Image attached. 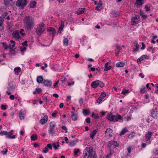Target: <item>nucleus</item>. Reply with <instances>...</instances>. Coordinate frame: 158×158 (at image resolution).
<instances>
[{"label":"nucleus","instance_id":"052dcab7","mask_svg":"<svg viewBox=\"0 0 158 158\" xmlns=\"http://www.w3.org/2000/svg\"><path fill=\"white\" fill-rule=\"evenodd\" d=\"M127 150L128 151V152L130 153L131 152V146H129L127 149Z\"/></svg>","mask_w":158,"mask_h":158},{"label":"nucleus","instance_id":"9d476101","mask_svg":"<svg viewBox=\"0 0 158 158\" xmlns=\"http://www.w3.org/2000/svg\"><path fill=\"white\" fill-rule=\"evenodd\" d=\"M12 35L17 40H19L21 38L19 35V32L18 30L14 31L12 33Z\"/></svg>","mask_w":158,"mask_h":158},{"label":"nucleus","instance_id":"09e8293b","mask_svg":"<svg viewBox=\"0 0 158 158\" xmlns=\"http://www.w3.org/2000/svg\"><path fill=\"white\" fill-rule=\"evenodd\" d=\"M140 92L142 94L144 93L146 91V89L145 87H144L143 88H142L140 90Z\"/></svg>","mask_w":158,"mask_h":158},{"label":"nucleus","instance_id":"f03ea898","mask_svg":"<svg viewBox=\"0 0 158 158\" xmlns=\"http://www.w3.org/2000/svg\"><path fill=\"white\" fill-rule=\"evenodd\" d=\"M106 118L110 121L113 122H117L119 120H122V122L123 120V117L119 114H117L114 115L111 112L107 114Z\"/></svg>","mask_w":158,"mask_h":158},{"label":"nucleus","instance_id":"6e6552de","mask_svg":"<svg viewBox=\"0 0 158 158\" xmlns=\"http://www.w3.org/2000/svg\"><path fill=\"white\" fill-rule=\"evenodd\" d=\"M106 137H111L113 136V131L110 128H108L105 132Z\"/></svg>","mask_w":158,"mask_h":158},{"label":"nucleus","instance_id":"7c9ffc66","mask_svg":"<svg viewBox=\"0 0 158 158\" xmlns=\"http://www.w3.org/2000/svg\"><path fill=\"white\" fill-rule=\"evenodd\" d=\"M105 68L104 69L105 71H107L110 69L111 68V67L110 66H108V63H106L105 65Z\"/></svg>","mask_w":158,"mask_h":158},{"label":"nucleus","instance_id":"5701e85b","mask_svg":"<svg viewBox=\"0 0 158 158\" xmlns=\"http://www.w3.org/2000/svg\"><path fill=\"white\" fill-rule=\"evenodd\" d=\"M85 9L84 8H79L77 11H76V13L77 15H80L84 13V10Z\"/></svg>","mask_w":158,"mask_h":158},{"label":"nucleus","instance_id":"bf43d9fd","mask_svg":"<svg viewBox=\"0 0 158 158\" xmlns=\"http://www.w3.org/2000/svg\"><path fill=\"white\" fill-rule=\"evenodd\" d=\"M26 47H24L22 48H21V52H23L25 51L26 50Z\"/></svg>","mask_w":158,"mask_h":158},{"label":"nucleus","instance_id":"de8ad7c7","mask_svg":"<svg viewBox=\"0 0 158 158\" xmlns=\"http://www.w3.org/2000/svg\"><path fill=\"white\" fill-rule=\"evenodd\" d=\"M35 90L36 91V92L38 94H39L42 91V89L40 88H37L35 89Z\"/></svg>","mask_w":158,"mask_h":158},{"label":"nucleus","instance_id":"680f3d73","mask_svg":"<svg viewBox=\"0 0 158 158\" xmlns=\"http://www.w3.org/2000/svg\"><path fill=\"white\" fill-rule=\"evenodd\" d=\"M7 148L5 149V151H2V152L3 155L6 154L7 152Z\"/></svg>","mask_w":158,"mask_h":158},{"label":"nucleus","instance_id":"9b49d317","mask_svg":"<svg viewBox=\"0 0 158 158\" xmlns=\"http://www.w3.org/2000/svg\"><path fill=\"white\" fill-rule=\"evenodd\" d=\"M144 2V0H136L134 4V6L138 8L140 6L143 5Z\"/></svg>","mask_w":158,"mask_h":158},{"label":"nucleus","instance_id":"f8f14e48","mask_svg":"<svg viewBox=\"0 0 158 158\" xmlns=\"http://www.w3.org/2000/svg\"><path fill=\"white\" fill-rule=\"evenodd\" d=\"M15 84H12L10 85V86L8 88L9 89V91L6 92V93L8 95L10 94L15 89Z\"/></svg>","mask_w":158,"mask_h":158},{"label":"nucleus","instance_id":"774afa93","mask_svg":"<svg viewBox=\"0 0 158 158\" xmlns=\"http://www.w3.org/2000/svg\"><path fill=\"white\" fill-rule=\"evenodd\" d=\"M142 47L141 48V49L142 50L144 49L145 48V45L143 42L142 43Z\"/></svg>","mask_w":158,"mask_h":158},{"label":"nucleus","instance_id":"bb28decb","mask_svg":"<svg viewBox=\"0 0 158 158\" xmlns=\"http://www.w3.org/2000/svg\"><path fill=\"white\" fill-rule=\"evenodd\" d=\"M102 4L101 2V0L99 1V2L98 3V6L96 7L95 10H100L102 9Z\"/></svg>","mask_w":158,"mask_h":158},{"label":"nucleus","instance_id":"338daca9","mask_svg":"<svg viewBox=\"0 0 158 158\" xmlns=\"http://www.w3.org/2000/svg\"><path fill=\"white\" fill-rule=\"evenodd\" d=\"M57 113V111H55V112L52 113V116L53 117H55L56 116V114Z\"/></svg>","mask_w":158,"mask_h":158},{"label":"nucleus","instance_id":"c756f323","mask_svg":"<svg viewBox=\"0 0 158 158\" xmlns=\"http://www.w3.org/2000/svg\"><path fill=\"white\" fill-rule=\"evenodd\" d=\"M93 148L92 147H87L85 148V152H87L88 154H89L92 151L93 149Z\"/></svg>","mask_w":158,"mask_h":158},{"label":"nucleus","instance_id":"4be33fe9","mask_svg":"<svg viewBox=\"0 0 158 158\" xmlns=\"http://www.w3.org/2000/svg\"><path fill=\"white\" fill-rule=\"evenodd\" d=\"M64 27V22L63 21H61V26L59 28V30L58 31V33H61V31L62 30Z\"/></svg>","mask_w":158,"mask_h":158},{"label":"nucleus","instance_id":"e2e57ef3","mask_svg":"<svg viewBox=\"0 0 158 158\" xmlns=\"http://www.w3.org/2000/svg\"><path fill=\"white\" fill-rule=\"evenodd\" d=\"M10 99L12 100H13L14 99L15 97L13 95L11 94L10 96Z\"/></svg>","mask_w":158,"mask_h":158},{"label":"nucleus","instance_id":"a211bd4d","mask_svg":"<svg viewBox=\"0 0 158 158\" xmlns=\"http://www.w3.org/2000/svg\"><path fill=\"white\" fill-rule=\"evenodd\" d=\"M152 135V132L148 131V133L146 134L145 136L146 140L148 141L151 138Z\"/></svg>","mask_w":158,"mask_h":158},{"label":"nucleus","instance_id":"7ed1b4c3","mask_svg":"<svg viewBox=\"0 0 158 158\" xmlns=\"http://www.w3.org/2000/svg\"><path fill=\"white\" fill-rule=\"evenodd\" d=\"M45 25L43 23H40L39 26L37 27L36 30V34L39 36L43 34L45 30Z\"/></svg>","mask_w":158,"mask_h":158},{"label":"nucleus","instance_id":"a878e982","mask_svg":"<svg viewBox=\"0 0 158 158\" xmlns=\"http://www.w3.org/2000/svg\"><path fill=\"white\" fill-rule=\"evenodd\" d=\"M128 130L127 127H125L121 131L120 133L119 134L120 136L123 135L126 132H128Z\"/></svg>","mask_w":158,"mask_h":158},{"label":"nucleus","instance_id":"0e129e2a","mask_svg":"<svg viewBox=\"0 0 158 158\" xmlns=\"http://www.w3.org/2000/svg\"><path fill=\"white\" fill-rule=\"evenodd\" d=\"M116 47L117 49L118 50V51H119L121 48L120 46H119L118 44H117L116 45Z\"/></svg>","mask_w":158,"mask_h":158},{"label":"nucleus","instance_id":"cd10ccee","mask_svg":"<svg viewBox=\"0 0 158 158\" xmlns=\"http://www.w3.org/2000/svg\"><path fill=\"white\" fill-rule=\"evenodd\" d=\"M135 133L134 131H133L127 136L128 138L129 139H132L135 136Z\"/></svg>","mask_w":158,"mask_h":158},{"label":"nucleus","instance_id":"603ef678","mask_svg":"<svg viewBox=\"0 0 158 158\" xmlns=\"http://www.w3.org/2000/svg\"><path fill=\"white\" fill-rule=\"evenodd\" d=\"M92 116L95 118H99V116L97 114H95L94 113H93L92 114Z\"/></svg>","mask_w":158,"mask_h":158},{"label":"nucleus","instance_id":"412c9836","mask_svg":"<svg viewBox=\"0 0 158 158\" xmlns=\"http://www.w3.org/2000/svg\"><path fill=\"white\" fill-rule=\"evenodd\" d=\"M52 145L53 148H55V150H57L60 147L59 143L58 142L56 143H52Z\"/></svg>","mask_w":158,"mask_h":158},{"label":"nucleus","instance_id":"72a5a7b5","mask_svg":"<svg viewBox=\"0 0 158 158\" xmlns=\"http://www.w3.org/2000/svg\"><path fill=\"white\" fill-rule=\"evenodd\" d=\"M36 3L35 1H33L31 2L30 4V7L31 8H34L36 5Z\"/></svg>","mask_w":158,"mask_h":158},{"label":"nucleus","instance_id":"a18cd8bd","mask_svg":"<svg viewBox=\"0 0 158 158\" xmlns=\"http://www.w3.org/2000/svg\"><path fill=\"white\" fill-rule=\"evenodd\" d=\"M76 143L74 141H73L71 142L69 144V145L71 147H72L74 146L75 145Z\"/></svg>","mask_w":158,"mask_h":158},{"label":"nucleus","instance_id":"20e7f679","mask_svg":"<svg viewBox=\"0 0 158 158\" xmlns=\"http://www.w3.org/2000/svg\"><path fill=\"white\" fill-rule=\"evenodd\" d=\"M91 86L93 88H96L98 86L101 88H102L104 86V84L101 81L96 80L93 81L91 83Z\"/></svg>","mask_w":158,"mask_h":158},{"label":"nucleus","instance_id":"a19ab883","mask_svg":"<svg viewBox=\"0 0 158 158\" xmlns=\"http://www.w3.org/2000/svg\"><path fill=\"white\" fill-rule=\"evenodd\" d=\"M124 118L127 121H130L131 119V116L129 115H128L127 116H126L124 117Z\"/></svg>","mask_w":158,"mask_h":158},{"label":"nucleus","instance_id":"ddd939ff","mask_svg":"<svg viewBox=\"0 0 158 158\" xmlns=\"http://www.w3.org/2000/svg\"><path fill=\"white\" fill-rule=\"evenodd\" d=\"M44 85L47 87H50L52 84V82L48 79H45L43 81Z\"/></svg>","mask_w":158,"mask_h":158},{"label":"nucleus","instance_id":"f3484780","mask_svg":"<svg viewBox=\"0 0 158 158\" xmlns=\"http://www.w3.org/2000/svg\"><path fill=\"white\" fill-rule=\"evenodd\" d=\"M48 120V117L47 115L44 116L43 118H41L40 120V123L42 125L46 123Z\"/></svg>","mask_w":158,"mask_h":158},{"label":"nucleus","instance_id":"864d4df0","mask_svg":"<svg viewBox=\"0 0 158 158\" xmlns=\"http://www.w3.org/2000/svg\"><path fill=\"white\" fill-rule=\"evenodd\" d=\"M48 151V148L47 147H45L43 150V151L42 152L45 153H47V152Z\"/></svg>","mask_w":158,"mask_h":158},{"label":"nucleus","instance_id":"c9c22d12","mask_svg":"<svg viewBox=\"0 0 158 158\" xmlns=\"http://www.w3.org/2000/svg\"><path fill=\"white\" fill-rule=\"evenodd\" d=\"M88 155L89 154H88L87 152H85V150H84L83 154V157L84 158H88L89 157Z\"/></svg>","mask_w":158,"mask_h":158},{"label":"nucleus","instance_id":"4468645a","mask_svg":"<svg viewBox=\"0 0 158 158\" xmlns=\"http://www.w3.org/2000/svg\"><path fill=\"white\" fill-rule=\"evenodd\" d=\"M145 59H149L148 56L147 55H143L138 59L137 60L138 63L139 64L141 63V61Z\"/></svg>","mask_w":158,"mask_h":158},{"label":"nucleus","instance_id":"6ab92c4d","mask_svg":"<svg viewBox=\"0 0 158 158\" xmlns=\"http://www.w3.org/2000/svg\"><path fill=\"white\" fill-rule=\"evenodd\" d=\"M72 115L71 117L72 119L74 121H76L78 119V114H75L73 111L71 112Z\"/></svg>","mask_w":158,"mask_h":158},{"label":"nucleus","instance_id":"79ce46f5","mask_svg":"<svg viewBox=\"0 0 158 158\" xmlns=\"http://www.w3.org/2000/svg\"><path fill=\"white\" fill-rule=\"evenodd\" d=\"M129 92L128 90L124 89L122 90L121 93L123 94H126L129 93Z\"/></svg>","mask_w":158,"mask_h":158},{"label":"nucleus","instance_id":"e433bc0d","mask_svg":"<svg viewBox=\"0 0 158 158\" xmlns=\"http://www.w3.org/2000/svg\"><path fill=\"white\" fill-rule=\"evenodd\" d=\"M19 116L21 120L23 119L24 117V114L22 112H19Z\"/></svg>","mask_w":158,"mask_h":158},{"label":"nucleus","instance_id":"ea45409f","mask_svg":"<svg viewBox=\"0 0 158 158\" xmlns=\"http://www.w3.org/2000/svg\"><path fill=\"white\" fill-rule=\"evenodd\" d=\"M135 45L136 48L133 50L134 52H135L136 51H138L139 49V45L137 43H135Z\"/></svg>","mask_w":158,"mask_h":158},{"label":"nucleus","instance_id":"f257e3e1","mask_svg":"<svg viewBox=\"0 0 158 158\" xmlns=\"http://www.w3.org/2000/svg\"><path fill=\"white\" fill-rule=\"evenodd\" d=\"M24 26L27 31L31 30L35 26L34 19L31 16H26L23 20Z\"/></svg>","mask_w":158,"mask_h":158},{"label":"nucleus","instance_id":"2f4dec72","mask_svg":"<svg viewBox=\"0 0 158 158\" xmlns=\"http://www.w3.org/2000/svg\"><path fill=\"white\" fill-rule=\"evenodd\" d=\"M21 70V68L19 67L15 68L14 69V71L16 75H18L19 73L20 72Z\"/></svg>","mask_w":158,"mask_h":158},{"label":"nucleus","instance_id":"5fc2aeb1","mask_svg":"<svg viewBox=\"0 0 158 158\" xmlns=\"http://www.w3.org/2000/svg\"><path fill=\"white\" fill-rule=\"evenodd\" d=\"M145 8L146 9L145 10L147 12V11H149L150 10V9L149 7H148V5H146L145 6Z\"/></svg>","mask_w":158,"mask_h":158},{"label":"nucleus","instance_id":"37998d69","mask_svg":"<svg viewBox=\"0 0 158 158\" xmlns=\"http://www.w3.org/2000/svg\"><path fill=\"white\" fill-rule=\"evenodd\" d=\"M0 134L2 135H5L6 137V135H7V132L6 131H2L0 132Z\"/></svg>","mask_w":158,"mask_h":158},{"label":"nucleus","instance_id":"0eeeda50","mask_svg":"<svg viewBox=\"0 0 158 158\" xmlns=\"http://www.w3.org/2000/svg\"><path fill=\"white\" fill-rule=\"evenodd\" d=\"M140 16L139 15H135L134 16L132 17L131 20V24L132 25H135L137 24L139 21Z\"/></svg>","mask_w":158,"mask_h":158},{"label":"nucleus","instance_id":"39448f33","mask_svg":"<svg viewBox=\"0 0 158 158\" xmlns=\"http://www.w3.org/2000/svg\"><path fill=\"white\" fill-rule=\"evenodd\" d=\"M27 3V0H18L16 2V6L19 7L23 8Z\"/></svg>","mask_w":158,"mask_h":158},{"label":"nucleus","instance_id":"aec40b11","mask_svg":"<svg viewBox=\"0 0 158 158\" xmlns=\"http://www.w3.org/2000/svg\"><path fill=\"white\" fill-rule=\"evenodd\" d=\"M98 132V130L95 129L93 130L92 132L90 133V137L92 139H94V136L97 132Z\"/></svg>","mask_w":158,"mask_h":158},{"label":"nucleus","instance_id":"c03bdc74","mask_svg":"<svg viewBox=\"0 0 158 158\" xmlns=\"http://www.w3.org/2000/svg\"><path fill=\"white\" fill-rule=\"evenodd\" d=\"M20 34H21L22 35H24L25 34V31L23 29H21L20 30L19 32Z\"/></svg>","mask_w":158,"mask_h":158},{"label":"nucleus","instance_id":"13d9d810","mask_svg":"<svg viewBox=\"0 0 158 158\" xmlns=\"http://www.w3.org/2000/svg\"><path fill=\"white\" fill-rule=\"evenodd\" d=\"M106 93H102L100 96L102 97V98H104L106 96Z\"/></svg>","mask_w":158,"mask_h":158},{"label":"nucleus","instance_id":"4d7b16f0","mask_svg":"<svg viewBox=\"0 0 158 158\" xmlns=\"http://www.w3.org/2000/svg\"><path fill=\"white\" fill-rule=\"evenodd\" d=\"M3 22V19H2V18L0 17V26H1L2 25Z\"/></svg>","mask_w":158,"mask_h":158},{"label":"nucleus","instance_id":"2eb2a0df","mask_svg":"<svg viewBox=\"0 0 158 158\" xmlns=\"http://www.w3.org/2000/svg\"><path fill=\"white\" fill-rule=\"evenodd\" d=\"M48 32L51 34H52V40L54 37V35L56 32V30L52 27H48Z\"/></svg>","mask_w":158,"mask_h":158},{"label":"nucleus","instance_id":"b1692460","mask_svg":"<svg viewBox=\"0 0 158 158\" xmlns=\"http://www.w3.org/2000/svg\"><path fill=\"white\" fill-rule=\"evenodd\" d=\"M44 78L42 76H39L37 77L36 81L39 83H40L44 81Z\"/></svg>","mask_w":158,"mask_h":158},{"label":"nucleus","instance_id":"49530a36","mask_svg":"<svg viewBox=\"0 0 158 158\" xmlns=\"http://www.w3.org/2000/svg\"><path fill=\"white\" fill-rule=\"evenodd\" d=\"M10 42L12 43V45H10V46L12 48H13L15 46V41H13L12 40H11L10 41Z\"/></svg>","mask_w":158,"mask_h":158},{"label":"nucleus","instance_id":"dca6fc26","mask_svg":"<svg viewBox=\"0 0 158 158\" xmlns=\"http://www.w3.org/2000/svg\"><path fill=\"white\" fill-rule=\"evenodd\" d=\"M89 157L91 158H97V156L95 151H94V149L92 150L91 152L88 155Z\"/></svg>","mask_w":158,"mask_h":158},{"label":"nucleus","instance_id":"3c124183","mask_svg":"<svg viewBox=\"0 0 158 158\" xmlns=\"http://www.w3.org/2000/svg\"><path fill=\"white\" fill-rule=\"evenodd\" d=\"M86 122L88 123H90V118L89 117L85 119Z\"/></svg>","mask_w":158,"mask_h":158},{"label":"nucleus","instance_id":"f704fd0d","mask_svg":"<svg viewBox=\"0 0 158 158\" xmlns=\"http://www.w3.org/2000/svg\"><path fill=\"white\" fill-rule=\"evenodd\" d=\"M12 0H4V4L6 6H8L10 4Z\"/></svg>","mask_w":158,"mask_h":158},{"label":"nucleus","instance_id":"6e6d98bb","mask_svg":"<svg viewBox=\"0 0 158 158\" xmlns=\"http://www.w3.org/2000/svg\"><path fill=\"white\" fill-rule=\"evenodd\" d=\"M52 144H48L47 145V147L50 148L51 150H52Z\"/></svg>","mask_w":158,"mask_h":158},{"label":"nucleus","instance_id":"4c0bfd02","mask_svg":"<svg viewBox=\"0 0 158 158\" xmlns=\"http://www.w3.org/2000/svg\"><path fill=\"white\" fill-rule=\"evenodd\" d=\"M37 135L34 134L31 136V139L32 140H35L37 139Z\"/></svg>","mask_w":158,"mask_h":158},{"label":"nucleus","instance_id":"c85d7f7f","mask_svg":"<svg viewBox=\"0 0 158 158\" xmlns=\"http://www.w3.org/2000/svg\"><path fill=\"white\" fill-rule=\"evenodd\" d=\"M140 15L143 19H145L148 17V16L144 14V11L143 10H140Z\"/></svg>","mask_w":158,"mask_h":158},{"label":"nucleus","instance_id":"393cba45","mask_svg":"<svg viewBox=\"0 0 158 158\" xmlns=\"http://www.w3.org/2000/svg\"><path fill=\"white\" fill-rule=\"evenodd\" d=\"M115 65L117 67H123L125 65V63L123 61L118 62Z\"/></svg>","mask_w":158,"mask_h":158},{"label":"nucleus","instance_id":"473e14b6","mask_svg":"<svg viewBox=\"0 0 158 158\" xmlns=\"http://www.w3.org/2000/svg\"><path fill=\"white\" fill-rule=\"evenodd\" d=\"M83 113L84 115L86 116L89 114V110L87 109H84L83 110Z\"/></svg>","mask_w":158,"mask_h":158},{"label":"nucleus","instance_id":"69168bd1","mask_svg":"<svg viewBox=\"0 0 158 158\" xmlns=\"http://www.w3.org/2000/svg\"><path fill=\"white\" fill-rule=\"evenodd\" d=\"M1 108H2V109L4 110H5L6 109V106L3 105H2L1 106Z\"/></svg>","mask_w":158,"mask_h":158},{"label":"nucleus","instance_id":"58836bf2","mask_svg":"<svg viewBox=\"0 0 158 158\" xmlns=\"http://www.w3.org/2000/svg\"><path fill=\"white\" fill-rule=\"evenodd\" d=\"M69 40L67 38H65L63 40V43L65 46H67L68 45Z\"/></svg>","mask_w":158,"mask_h":158},{"label":"nucleus","instance_id":"423d86ee","mask_svg":"<svg viewBox=\"0 0 158 158\" xmlns=\"http://www.w3.org/2000/svg\"><path fill=\"white\" fill-rule=\"evenodd\" d=\"M49 124L50 127L48 132L52 135H53L55 134L54 127L56 126V123L54 121H52Z\"/></svg>","mask_w":158,"mask_h":158},{"label":"nucleus","instance_id":"8fccbe9b","mask_svg":"<svg viewBox=\"0 0 158 158\" xmlns=\"http://www.w3.org/2000/svg\"><path fill=\"white\" fill-rule=\"evenodd\" d=\"M80 151V150L79 149H77V150H76V149H74V155L75 156L77 155V153L79 152Z\"/></svg>","mask_w":158,"mask_h":158},{"label":"nucleus","instance_id":"1a4fd4ad","mask_svg":"<svg viewBox=\"0 0 158 158\" xmlns=\"http://www.w3.org/2000/svg\"><path fill=\"white\" fill-rule=\"evenodd\" d=\"M157 114L156 109H153L151 111V116L154 118H157Z\"/></svg>","mask_w":158,"mask_h":158}]
</instances>
